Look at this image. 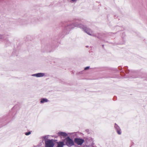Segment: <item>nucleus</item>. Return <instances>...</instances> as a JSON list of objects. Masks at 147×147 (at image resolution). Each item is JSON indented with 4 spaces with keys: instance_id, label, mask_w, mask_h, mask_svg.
<instances>
[{
    "instance_id": "f257e3e1",
    "label": "nucleus",
    "mask_w": 147,
    "mask_h": 147,
    "mask_svg": "<svg viewBox=\"0 0 147 147\" xmlns=\"http://www.w3.org/2000/svg\"><path fill=\"white\" fill-rule=\"evenodd\" d=\"M78 26L80 28H82L84 30V31L88 34L90 35H92V32L90 29L87 28L86 27L81 24L79 25Z\"/></svg>"
},
{
    "instance_id": "f03ea898",
    "label": "nucleus",
    "mask_w": 147,
    "mask_h": 147,
    "mask_svg": "<svg viewBox=\"0 0 147 147\" xmlns=\"http://www.w3.org/2000/svg\"><path fill=\"white\" fill-rule=\"evenodd\" d=\"M63 141L64 142H65L66 145L68 146H72L74 144L73 141L70 139L69 137L66 138Z\"/></svg>"
},
{
    "instance_id": "7ed1b4c3",
    "label": "nucleus",
    "mask_w": 147,
    "mask_h": 147,
    "mask_svg": "<svg viewBox=\"0 0 147 147\" xmlns=\"http://www.w3.org/2000/svg\"><path fill=\"white\" fill-rule=\"evenodd\" d=\"M54 145L52 140H49L45 141V147H53Z\"/></svg>"
},
{
    "instance_id": "20e7f679",
    "label": "nucleus",
    "mask_w": 147,
    "mask_h": 147,
    "mask_svg": "<svg viewBox=\"0 0 147 147\" xmlns=\"http://www.w3.org/2000/svg\"><path fill=\"white\" fill-rule=\"evenodd\" d=\"M84 140L83 139L76 138L75 139V142L79 145H81L84 142Z\"/></svg>"
},
{
    "instance_id": "39448f33",
    "label": "nucleus",
    "mask_w": 147,
    "mask_h": 147,
    "mask_svg": "<svg viewBox=\"0 0 147 147\" xmlns=\"http://www.w3.org/2000/svg\"><path fill=\"white\" fill-rule=\"evenodd\" d=\"M45 74L44 73H38L37 74H34L32 75V76H36L37 77H43L45 76Z\"/></svg>"
},
{
    "instance_id": "423d86ee",
    "label": "nucleus",
    "mask_w": 147,
    "mask_h": 147,
    "mask_svg": "<svg viewBox=\"0 0 147 147\" xmlns=\"http://www.w3.org/2000/svg\"><path fill=\"white\" fill-rule=\"evenodd\" d=\"M58 135L61 136H63L64 137H66L67 136V134L65 132H60L58 133Z\"/></svg>"
},
{
    "instance_id": "0eeeda50",
    "label": "nucleus",
    "mask_w": 147,
    "mask_h": 147,
    "mask_svg": "<svg viewBox=\"0 0 147 147\" xmlns=\"http://www.w3.org/2000/svg\"><path fill=\"white\" fill-rule=\"evenodd\" d=\"M115 127L116 129L118 134H121L120 129L119 126L116 124L115 125Z\"/></svg>"
},
{
    "instance_id": "6e6552de",
    "label": "nucleus",
    "mask_w": 147,
    "mask_h": 147,
    "mask_svg": "<svg viewBox=\"0 0 147 147\" xmlns=\"http://www.w3.org/2000/svg\"><path fill=\"white\" fill-rule=\"evenodd\" d=\"M64 143L63 142H59L58 144V147H63V146L64 145Z\"/></svg>"
},
{
    "instance_id": "1a4fd4ad",
    "label": "nucleus",
    "mask_w": 147,
    "mask_h": 147,
    "mask_svg": "<svg viewBox=\"0 0 147 147\" xmlns=\"http://www.w3.org/2000/svg\"><path fill=\"white\" fill-rule=\"evenodd\" d=\"M48 101V100L46 98H42L40 102L41 103H43L45 102H47Z\"/></svg>"
},
{
    "instance_id": "9d476101",
    "label": "nucleus",
    "mask_w": 147,
    "mask_h": 147,
    "mask_svg": "<svg viewBox=\"0 0 147 147\" xmlns=\"http://www.w3.org/2000/svg\"><path fill=\"white\" fill-rule=\"evenodd\" d=\"M31 134V132H26L25 133V134L26 135H30Z\"/></svg>"
},
{
    "instance_id": "9b49d317",
    "label": "nucleus",
    "mask_w": 147,
    "mask_h": 147,
    "mask_svg": "<svg viewBox=\"0 0 147 147\" xmlns=\"http://www.w3.org/2000/svg\"><path fill=\"white\" fill-rule=\"evenodd\" d=\"M89 67H86L84 68V69L86 70H87V69H89Z\"/></svg>"
},
{
    "instance_id": "f8f14e48",
    "label": "nucleus",
    "mask_w": 147,
    "mask_h": 147,
    "mask_svg": "<svg viewBox=\"0 0 147 147\" xmlns=\"http://www.w3.org/2000/svg\"><path fill=\"white\" fill-rule=\"evenodd\" d=\"M2 38V35H0V39H1Z\"/></svg>"
},
{
    "instance_id": "ddd939ff",
    "label": "nucleus",
    "mask_w": 147,
    "mask_h": 147,
    "mask_svg": "<svg viewBox=\"0 0 147 147\" xmlns=\"http://www.w3.org/2000/svg\"><path fill=\"white\" fill-rule=\"evenodd\" d=\"M72 1L74 2L76 1V0H71Z\"/></svg>"
},
{
    "instance_id": "4468645a",
    "label": "nucleus",
    "mask_w": 147,
    "mask_h": 147,
    "mask_svg": "<svg viewBox=\"0 0 147 147\" xmlns=\"http://www.w3.org/2000/svg\"><path fill=\"white\" fill-rule=\"evenodd\" d=\"M75 26H76V25H75Z\"/></svg>"
}]
</instances>
